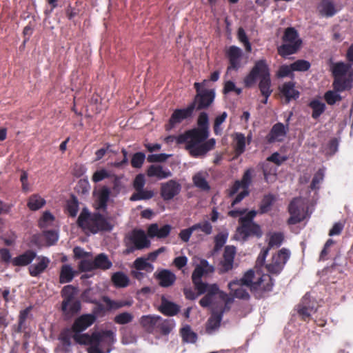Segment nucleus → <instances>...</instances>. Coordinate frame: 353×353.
I'll list each match as a JSON object with an SVG mask.
<instances>
[{
    "mask_svg": "<svg viewBox=\"0 0 353 353\" xmlns=\"http://www.w3.org/2000/svg\"><path fill=\"white\" fill-rule=\"evenodd\" d=\"M223 312V308H216L214 307H212V316L208 319L206 325L207 333L212 334L219 329L221 321L222 320Z\"/></svg>",
    "mask_w": 353,
    "mask_h": 353,
    "instance_id": "nucleus-18",
    "label": "nucleus"
},
{
    "mask_svg": "<svg viewBox=\"0 0 353 353\" xmlns=\"http://www.w3.org/2000/svg\"><path fill=\"white\" fill-rule=\"evenodd\" d=\"M35 263L30 265L28 268L29 273L32 276H39L48 267L50 260L44 256H38L35 257Z\"/></svg>",
    "mask_w": 353,
    "mask_h": 353,
    "instance_id": "nucleus-16",
    "label": "nucleus"
},
{
    "mask_svg": "<svg viewBox=\"0 0 353 353\" xmlns=\"http://www.w3.org/2000/svg\"><path fill=\"white\" fill-rule=\"evenodd\" d=\"M227 117V112H223L221 115H219L215 118L214 123V131L216 134H219L221 132L222 128H221V125L225 121Z\"/></svg>",
    "mask_w": 353,
    "mask_h": 353,
    "instance_id": "nucleus-52",
    "label": "nucleus"
},
{
    "mask_svg": "<svg viewBox=\"0 0 353 353\" xmlns=\"http://www.w3.org/2000/svg\"><path fill=\"white\" fill-rule=\"evenodd\" d=\"M237 37H238L239 41L241 42L242 43H243L245 50L248 52H251V50H252L251 44L249 42V40L248 39V37H247L246 33H245V30H243V28H239Z\"/></svg>",
    "mask_w": 353,
    "mask_h": 353,
    "instance_id": "nucleus-51",
    "label": "nucleus"
},
{
    "mask_svg": "<svg viewBox=\"0 0 353 353\" xmlns=\"http://www.w3.org/2000/svg\"><path fill=\"white\" fill-rule=\"evenodd\" d=\"M195 109V103H192L187 108L182 109H176L168 123L165 125L166 130H170L176 126V125L181 123L183 120L192 117Z\"/></svg>",
    "mask_w": 353,
    "mask_h": 353,
    "instance_id": "nucleus-12",
    "label": "nucleus"
},
{
    "mask_svg": "<svg viewBox=\"0 0 353 353\" xmlns=\"http://www.w3.org/2000/svg\"><path fill=\"white\" fill-rule=\"evenodd\" d=\"M294 83L290 81L285 83L281 88L282 94L285 97L286 101L296 99L299 96V92L294 88Z\"/></svg>",
    "mask_w": 353,
    "mask_h": 353,
    "instance_id": "nucleus-29",
    "label": "nucleus"
},
{
    "mask_svg": "<svg viewBox=\"0 0 353 353\" xmlns=\"http://www.w3.org/2000/svg\"><path fill=\"white\" fill-rule=\"evenodd\" d=\"M235 151L237 154H241L245 148L246 138L242 133H236L235 137Z\"/></svg>",
    "mask_w": 353,
    "mask_h": 353,
    "instance_id": "nucleus-45",
    "label": "nucleus"
},
{
    "mask_svg": "<svg viewBox=\"0 0 353 353\" xmlns=\"http://www.w3.org/2000/svg\"><path fill=\"white\" fill-rule=\"evenodd\" d=\"M30 311V308L27 307L20 312L19 319V325H18V327H17L18 332H21L23 329H25V327H26L25 322L28 316Z\"/></svg>",
    "mask_w": 353,
    "mask_h": 353,
    "instance_id": "nucleus-56",
    "label": "nucleus"
},
{
    "mask_svg": "<svg viewBox=\"0 0 353 353\" xmlns=\"http://www.w3.org/2000/svg\"><path fill=\"white\" fill-rule=\"evenodd\" d=\"M154 195L152 190L148 188H142L140 190L135 191L130 196V200L132 201L140 200H148Z\"/></svg>",
    "mask_w": 353,
    "mask_h": 353,
    "instance_id": "nucleus-38",
    "label": "nucleus"
},
{
    "mask_svg": "<svg viewBox=\"0 0 353 353\" xmlns=\"http://www.w3.org/2000/svg\"><path fill=\"white\" fill-rule=\"evenodd\" d=\"M94 264L95 269L108 270L112 263L108 259L106 254L101 253L98 254L94 259Z\"/></svg>",
    "mask_w": 353,
    "mask_h": 353,
    "instance_id": "nucleus-36",
    "label": "nucleus"
},
{
    "mask_svg": "<svg viewBox=\"0 0 353 353\" xmlns=\"http://www.w3.org/2000/svg\"><path fill=\"white\" fill-rule=\"evenodd\" d=\"M310 106L312 109V117L314 119L318 118L325 110V105L324 103L319 100H314L311 101Z\"/></svg>",
    "mask_w": 353,
    "mask_h": 353,
    "instance_id": "nucleus-46",
    "label": "nucleus"
},
{
    "mask_svg": "<svg viewBox=\"0 0 353 353\" xmlns=\"http://www.w3.org/2000/svg\"><path fill=\"white\" fill-rule=\"evenodd\" d=\"M228 55L230 62V66L228 69H237L239 67V60L242 55L241 49L235 46H232L230 47L228 51Z\"/></svg>",
    "mask_w": 353,
    "mask_h": 353,
    "instance_id": "nucleus-27",
    "label": "nucleus"
},
{
    "mask_svg": "<svg viewBox=\"0 0 353 353\" xmlns=\"http://www.w3.org/2000/svg\"><path fill=\"white\" fill-rule=\"evenodd\" d=\"M209 174L207 171H199L196 172L192 177L194 185L203 191H208L210 188L207 181Z\"/></svg>",
    "mask_w": 353,
    "mask_h": 353,
    "instance_id": "nucleus-24",
    "label": "nucleus"
},
{
    "mask_svg": "<svg viewBox=\"0 0 353 353\" xmlns=\"http://www.w3.org/2000/svg\"><path fill=\"white\" fill-rule=\"evenodd\" d=\"M181 334L183 340L187 343H194L197 339L196 334L192 330L189 325H185L181 330Z\"/></svg>",
    "mask_w": 353,
    "mask_h": 353,
    "instance_id": "nucleus-43",
    "label": "nucleus"
},
{
    "mask_svg": "<svg viewBox=\"0 0 353 353\" xmlns=\"http://www.w3.org/2000/svg\"><path fill=\"white\" fill-rule=\"evenodd\" d=\"M81 309V303L79 301L73 299L70 301L68 310L63 311L66 315H73L77 313Z\"/></svg>",
    "mask_w": 353,
    "mask_h": 353,
    "instance_id": "nucleus-54",
    "label": "nucleus"
},
{
    "mask_svg": "<svg viewBox=\"0 0 353 353\" xmlns=\"http://www.w3.org/2000/svg\"><path fill=\"white\" fill-rule=\"evenodd\" d=\"M192 226L194 231L200 230L206 235H210L212 232V226L208 221H203L202 222L196 223Z\"/></svg>",
    "mask_w": 353,
    "mask_h": 353,
    "instance_id": "nucleus-47",
    "label": "nucleus"
},
{
    "mask_svg": "<svg viewBox=\"0 0 353 353\" xmlns=\"http://www.w3.org/2000/svg\"><path fill=\"white\" fill-rule=\"evenodd\" d=\"M198 128L179 135L177 142L185 143V149L195 158L204 157L215 145L214 139L206 141L209 136V119L205 112H201L197 120Z\"/></svg>",
    "mask_w": 353,
    "mask_h": 353,
    "instance_id": "nucleus-2",
    "label": "nucleus"
},
{
    "mask_svg": "<svg viewBox=\"0 0 353 353\" xmlns=\"http://www.w3.org/2000/svg\"><path fill=\"white\" fill-rule=\"evenodd\" d=\"M125 242L128 247L127 253L148 248L150 245V241L148 239L145 232L141 230H134L128 234L125 238Z\"/></svg>",
    "mask_w": 353,
    "mask_h": 353,
    "instance_id": "nucleus-9",
    "label": "nucleus"
},
{
    "mask_svg": "<svg viewBox=\"0 0 353 353\" xmlns=\"http://www.w3.org/2000/svg\"><path fill=\"white\" fill-rule=\"evenodd\" d=\"M287 130L288 126H285L283 123H278L275 124L268 136V141L272 143L283 141L286 135Z\"/></svg>",
    "mask_w": 353,
    "mask_h": 353,
    "instance_id": "nucleus-20",
    "label": "nucleus"
},
{
    "mask_svg": "<svg viewBox=\"0 0 353 353\" xmlns=\"http://www.w3.org/2000/svg\"><path fill=\"white\" fill-rule=\"evenodd\" d=\"M36 257V252L28 250L23 254L14 258L12 263L16 266H25L29 265Z\"/></svg>",
    "mask_w": 353,
    "mask_h": 353,
    "instance_id": "nucleus-30",
    "label": "nucleus"
},
{
    "mask_svg": "<svg viewBox=\"0 0 353 353\" xmlns=\"http://www.w3.org/2000/svg\"><path fill=\"white\" fill-rule=\"evenodd\" d=\"M110 196V190L107 186H103L98 192L99 205L101 208H105Z\"/></svg>",
    "mask_w": 353,
    "mask_h": 353,
    "instance_id": "nucleus-42",
    "label": "nucleus"
},
{
    "mask_svg": "<svg viewBox=\"0 0 353 353\" xmlns=\"http://www.w3.org/2000/svg\"><path fill=\"white\" fill-rule=\"evenodd\" d=\"M76 272L72 269L71 265L68 264H65L61 266L59 276V281L61 283H65L70 282L74 275Z\"/></svg>",
    "mask_w": 353,
    "mask_h": 353,
    "instance_id": "nucleus-35",
    "label": "nucleus"
},
{
    "mask_svg": "<svg viewBox=\"0 0 353 353\" xmlns=\"http://www.w3.org/2000/svg\"><path fill=\"white\" fill-rule=\"evenodd\" d=\"M252 284L251 288H253V290L270 291L273 286L272 279L269 274H263L256 282H252Z\"/></svg>",
    "mask_w": 353,
    "mask_h": 353,
    "instance_id": "nucleus-25",
    "label": "nucleus"
},
{
    "mask_svg": "<svg viewBox=\"0 0 353 353\" xmlns=\"http://www.w3.org/2000/svg\"><path fill=\"white\" fill-rule=\"evenodd\" d=\"M274 197L271 194L266 195L263 197L261 205H260V212L265 213L270 210V207L273 203Z\"/></svg>",
    "mask_w": 353,
    "mask_h": 353,
    "instance_id": "nucleus-50",
    "label": "nucleus"
},
{
    "mask_svg": "<svg viewBox=\"0 0 353 353\" xmlns=\"http://www.w3.org/2000/svg\"><path fill=\"white\" fill-rule=\"evenodd\" d=\"M111 279L117 288H125L128 285L130 282L128 276L122 272L114 273Z\"/></svg>",
    "mask_w": 353,
    "mask_h": 353,
    "instance_id": "nucleus-39",
    "label": "nucleus"
},
{
    "mask_svg": "<svg viewBox=\"0 0 353 353\" xmlns=\"http://www.w3.org/2000/svg\"><path fill=\"white\" fill-rule=\"evenodd\" d=\"M259 88L263 96H270L272 93L270 89V78L269 69L267 64H265V68L263 69L262 73L260 75Z\"/></svg>",
    "mask_w": 353,
    "mask_h": 353,
    "instance_id": "nucleus-21",
    "label": "nucleus"
},
{
    "mask_svg": "<svg viewBox=\"0 0 353 353\" xmlns=\"http://www.w3.org/2000/svg\"><path fill=\"white\" fill-rule=\"evenodd\" d=\"M337 92V90L336 92L330 90L325 92L324 97L329 105H333L336 102L341 101V97Z\"/></svg>",
    "mask_w": 353,
    "mask_h": 353,
    "instance_id": "nucleus-53",
    "label": "nucleus"
},
{
    "mask_svg": "<svg viewBox=\"0 0 353 353\" xmlns=\"http://www.w3.org/2000/svg\"><path fill=\"white\" fill-rule=\"evenodd\" d=\"M236 254V248L234 246H226L223 254V260L222 265L224 271H228L232 269L234 262V258Z\"/></svg>",
    "mask_w": 353,
    "mask_h": 353,
    "instance_id": "nucleus-28",
    "label": "nucleus"
},
{
    "mask_svg": "<svg viewBox=\"0 0 353 353\" xmlns=\"http://www.w3.org/2000/svg\"><path fill=\"white\" fill-rule=\"evenodd\" d=\"M103 301L109 310H117L125 306H130L132 303L131 301H113L108 296L103 297Z\"/></svg>",
    "mask_w": 353,
    "mask_h": 353,
    "instance_id": "nucleus-37",
    "label": "nucleus"
},
{
    "mask_svg": "<svg viewBox=\"0 0 353 353\" xmlns=\"http://www.w3.org/2000/svg\"><path fill=\"white\" fill-rule=\"evenodd\" d=\"M77 294V289L72 285H66L62 290V296L63 301L62 303V310L65 311L68 310L70 301L75 299V295Z\"/></svg>",
    "mask_w": 353,
    "mask_h": 353,
    "instance_id": "nucleus-31",
    "label": "nucleus"
},
{
    "mask_svg": "<svg viewBox=\"0 0 353 353\" xmlns=\"http://www.w3.org/2000/svg\"><path fill=\"white\" fill-rule=\"evenodd\" d=\"M319 14L325 17H331L336 14L338 8L331 0H322L317 7Z\"/></svg>",
    "mask_w": 353,
    "mask_h": 353,
    "instance_id": "nucleus-22",
    "label": "nucleus"
},
{
    "mask_svg": "<svg viewBox=\"0 0 353 353\" xmlns=\"http://www.w3.org/2000/svg\"><path fill=\"white\" fill-rule=\"evenodd\" d=\"M140 323L148 331L152 332L157 328V324L161 323V317L159 316H143Z\"/></svg>",
    "mask_w": 353,
    "mask_h": 353,
    "instance_id": "nucleus-33",
    "label": "nucleus"
},
{
    "mask_svg": "<svg viewBox=\"0 0 353 353\" xmlns=\"http://www.w3.org/2000/svg\"><path fill=\"white\" fill-rule=\"evenodd\" d=\"M292 65L294 71H306L310 67V63L305 60H298L292 63Z\"/></svg>",
    "mask_w": 353,
    "mask_h": 353,
    "instance_id": "nucleus-58",
    "label": "nucleus"
},
{
    "mask_svg": "<svg viewBox=\"0 0 353 353\" xmlns=\"http://www.w3.org/2000/svg\"><path fill=\"white\" fill-rule=\"evenodd\" d=\"M145 184V179L143 174H139L136 176L133 181V188L137 190L143 188Z\"/></svg>",
    "mask_w": 353,
    "mask_h": 353,
    "instance_id": "nucleus-61",
    "label": "nucleus"
},
{
    "mask_svg": "<svg viewBox=\"0 0 353 353\" xmlns=\"http://www.w3.org/2000/svg\"><path fill=\"white\" fill-rule=\"evenodd\" d=\"M333 74L335 77L333 83L335 90L342 92L350 88L353 81V69L350 64L343 62L336 63L333 67Z\"/></svg>",
    "mask_w": 353,
    "mask_h": 353,
    "instance_id": "nucleus-6",
    "label": "nucleus"
},
{
    "mask_svg": "<svg viewBox=\"0 0 353 353\" xmlns=\"http://www.w3.org/2000/svg\"><path fill=\"white\" fill-rule=\"evenodd\" d=\"M265 180L268 183H272L276 179L277 166L270 162H265L263 166Z\"/></svg>",
    "mask_w": 353,
    "mask_h": 353,
    "instance_id": "nucleus-34",
    "label": "nucleus"
},
{
    "mask_svg": "<svg viewBox=\"0 0 353 353\" xmlns=\"http://www.w3.org/2000/svg\"><path fill=\"white\" fill-rule=\"evenodd\" d=\"M145 155L143 152H136L133 154L131 159V165L134 168H140L145 161Z\"/></svg>",
    "mask_w": 353,
    "mask_h": 353,
    "instance_id": "nucleus-48",
    "label": "nucleus"
},
{
    "mask_svg": "<svg viewBox=\"0 0 353 353\" xmlns=\"http://www.w3.org/2000/svg\"><path fill=\"white\" fill-rule=\"evenodd\" d=\"M95 321L92 314H83L77 319L72 325V337L79 344L88 345V353H110L112 345L116 341L115 333L112 330H101L94 332L92 335L81 334L85 330Z\"/></svg>",
    "mask_w": 353,
    "mask_h": 353,
    "instance_id": "nucleus-1",
    "label": "nucleus"
},
{
    "mask_svg": "<svg viewBox=\"0 0 353 353\" xmlns=\"http://www.w3.org/2000/svg\"><path fill=\"white\" fill-rule=\"evenodd\" d=\"M254 272L252 270L248 271L243 277L239 280H234L228 283V288L230 294L236 298L247 299L249 298L248 289L251 288L252 281L254 278Z\"/></svg>",
    "mask_w": 353,
    "mask_h": 353,
    "instance_id": "nucleus-8",
    "label": "nucleus"
},
{
    "mask_svg": "<svg viewBox=\"0 0 353 353\" xmlns=\"http://www.w3.org/2000/svg\"><path fill=\"white\" fill-rule=\"evenodd\" d=\"M78 225L86 233L95 234L99 231L112 230L111 224L103 216L99 214H90L86 210L81 212L78 218Z\"/></svg>",
    "mask_w": 353,
    "mask_h": 353,
    "instance_id": "nucleus-5",
    "label": "nucleus"
},
{
    "mask_svg": "<svg viewBox=\"0 0 353 353\" xmlns=\"http://www.w3.org/2000/svg\"><path fill=\"white\" fill-rule=\"evenodd\" d=\"M316 311L314 301L311 300L310 296L306 294L297 306L298 314L303 320H307Z\"/></svg>",
    "mask_w": 353,
    "mask_h": 353,
    "instance_id": "nucleus-14",
    "label": "nucleus"
},
{
    "mask_svg": "<svg viewBox=\"0 0 353 353\" xmlns=\"http://www.w3.org/2000/svg\"><path fill=\"white\" fill-rule=\"evenodd\" d=\"M170 230L171 226L170 225H164L159 228L157 224L153 223L149 226L148 233L150 237L165 238L168 236Z\"/></svg>",
    "mask_w": 353,
    "mask_h": 353,
    "instance_id": "nucleus-26",
    "label": "nucleus"
},
{
    "mask_svg": "<svg viewBox=\"0 0 353 353\" xmlns=\"http://www.w3.org/2000/svg\"><path fill=\"white\" fill-rule=\"evenodd\" d=\"M254 170L248 169L245 172L241 181H236L230 190V196H233L241 190H248L249 186L252 183Z\"/></svg>",
    "mask_w": 353,
    "mask_h": 353,
    "instance_id": "nucleus-17",
    "label": "nucleus"
},
{
    "mask_svg": "<svg viewBox=\"0 0 353 353\" xmlns=\"http://www.w3.org/2000/svg\"><path fill=\"white\" fill-rule=\"evenodd\" d=\"M133 319L132 315L129 312H123L119 314L114 317V321L121 325L126 324L132 321Z\"/></svg>",
    "mask_w": 353,
    "mask_h": 353,
    "instance_id": "nucleus-55",
    "label": "nucleus"
},
{
    "mask_svg": "<svg viewBox=\"0 0 353 353\" xmlns=\"http://www.w3.org/2000/svg\"><path fill=\"white\" fill-rule=\"evenodd\" d=\"M214 92L213 90H205L199 92L192 103H195V109L201 110L208 108L213 102Z\"/></svg>",
    "mask_w": 353,
    "mask_h": 353,
    "instance_id": "nucleus-15",
    "label": "nucleus"
},
{
    "mask_svg": "<svg viewBox=\"0 0 353 353\" xmlns=\"http://www.w3.org/2000/svg\"><path fill=\"white\" fill-rule=\"evenodd\" d=\"M290 253L288 250L283 248L273 255L271 261L266 265L267 270L273 274H278L283 270L288 260Z\"/></svg>",
    "mask_w": 353,
    "mask_h": 353,
    "instance_id": "nucleus-11",
    "label": "nucleus"
},
{
    "mask_svg": "<svg viewBox=\"0 0 353 353\" xmlns=\"http://www.w3.org/2000/svg\"><path fill=\"white\" fill-rule=\"evenodd\" d=\"M67 210L71 216H75L78 212V202L74 199L69 201L67 203Z\"/></svg>",
    "mask_w": 353,
    "mask_h": 353,
    "instance_id": "nucleus-63",
    "label": "nucleus"
},
{
    "mask_svg": "<svg viewBox=\"0 0 353 353\" xmlns=\"http://www.w3.org/2000/svg\"><path fill=\"white\" fill-rule=\"evenodd\" d=\"M53 221V215L49 212H46L39 221V225L41 228H47L52 224Z\"/></svg>",
    "mask_w": 353,
    "mask_h": 353,
    "instance_id": "nucleus-57",
    "label": "nucleus"
},
{
    "mask_svg": "<svg viewBox=\"0 0 353 353\" xmlns=\"http://www.w3.org/2000/svg\"><path fill=\"white\" fill-rule=\"evenodd\" d=\"M134 267L137 270H143L147 272H151L154 270L153 265L143 258L137 259L134 262Z\"/></svg>",
    "mask_w": 353,
    "mask_h": 353,
    "instance_id": "nucleus-44",
    "label": "nucleus"
},
{
    "mask_svg": "<svg viewBox=\"0 0 353 353\" xmlns=\"http://www.w3.org/2000/svg\"><path fill=\"white\" fill-rule=\"evenodd\" d=\"M214 270L206 260H201L192 273V281L198 291L199 294L207 292V294L200 301L202 307H208L214 304L216 299H219L218 308H223L230 302V298L223 292L219 290L216 284L208 285L201 281V277L207 274L212 273Z\"/></svg>",
    "mask_w": 353,
    "mask_h": 353,
    "instance_id": "nucleus-3",
    "label": "nucleus"
},
{
    "mask_svg": "<svg viewBox=\"0 0 353 353\" xmlns=\"http://www.w3.org/2000/svg\"><path fill=\"white\" fill-rule=\"evenodd\" d=\"M228 237V233L226 232L219 233L215 236V248L216 249L221 248L225 243Z\"/></svg>",
    "mask_w": 353,
    "mask_h": 353,
    "instance_id": "nucleus-62",
    "label": "nucleus"
},
{
    "mask_svg": "<svg viewBox=\"0 0 353 353\" xmlns=\"http://www.w3.org/2000/svg\"><path fill=\"white\" fill-rule=\"evenodd\" d=\"M46 203V201L38 194H33L30 196L28 201V207L31 210H37L42 208Z\"/></svg>",
    "mask_w": 353,
    "mask_h": 353,
    "instance_id": "nucleus-41",
    "label": "nucleus"
},
{
    "mask_svg": "<svg viewBox=\"0 0 353 353\" xmlns=\"http://www.w3.org/2000/svg\"><path fill=\"white\" fill-rule=\"evenodd\" d=\"M181 190V185L177 181L171 179L161 184L160 194L164 201H168L177 196Z\"/></svg>",
    "mask_w": 353,
    "mask_h": 353,
    "instance_id": "nucleus-13",
    "label": "nucleus"
},
{
    "mask_svg": "<svg viewBox=\"0 0 353 353\" xmlns=\"http://www.w3.org/2000/svg\"><path fill=\"white\" fill-rule=\"evenodd\" d=\"M307 201L303 198H296L289 205L290 224H295L303 221L307 216Z\"/></svg>",
    "mask_w": 353,
    "mask_h": 353,
    "instance_id": "nucleus-10",
    "label": "nucleus"
},
{
    "mask_svg": "<svg viewBox=\"0 0 353 353\" xmlns=\"http://www.w3.org/2000/svg\"><path fill=\"white\" fill-rule=\"evenodd\" d=\"M245 210H234L229 212L231 216L236 217L239 215L240 225L237 228L236 233L234 236V239L237 241H245L250 236H256L261 237L262 231L260 226L253 221L254 218L256 215V211L251 210L247 214Z\"/></svg>",
    "mask_w": 353,
    "mask_h": 353,
    "instance_id": "nucleus-4",
    "label": "nucleus"
},
{
    "mask_svg": "<svg viewBox=\"0 0 353 353\" xmlns=\"http://www.w3.org/2000/svg\"><path fill=\"white\" fill-rule=\"evenodd\" d=\"M283 240V236L281 233L275 232L270 234L269 247H279Z\"/></svg>",
    "mask_w": 353,
    "mask_h": 353,
    "instance_id": "nucleus-49",
    "label": "nucleus"
},
{
    "mask_svg": "<svg viewBox=\"0 0 353 353\" xmlns=\"http://www.w3.org/2000/svg\"><path fill=\"white\" fill-rule=\"evenodd\" d=\"M44 237L48 245L54 244L58 240V234L53 230L44 232Z\"/></svg>",
    "mask_w": 353,
    "mask_h": 353,
    "instance_id": "nucleus-60",
    "label": "nucleus"
},
{
    "mask_svg": "<svg viewBox=\"0 0 353 353\" xmlns=\"http://www.w3.org/2000/svg\"><path fill=\"white\" fill-rule=\"evenodd\" d=\"M157 279L162 287H169L174 283L176 276L172 272L163 270L158 273Z\"/></svg>",
    "mask_w": 353,
    "mask_h": 353,
    "instance_id": "nucleus-32",
    "label": "nucleus"
},
{
    "mask_svg": "<svg viewBox=\"0 0 353 353\" xmlns=\"http://www.w3.org/2000/svg\"><path fill=\"white\" fill-rule=\"evenodd\" d=\"M147 175L149 177H154L158 180H162L171 177L172 174L168 168H163L159 164H152L147 170Z\"/></svg>",
    "mask_w": 353,
    "mask_h": 353,
    "instance_id": "nucleus-19",
    "label": "nucleus"
},
{
    "mask_svg": "<svg viewBox=\"0 0 353 353\" xmlns=\"http://www.w3.org/2000/svg\"><path fill=\"white\" fill-rule=\"evenodd\" d=\"M294 70L292 69V65L290 64V65H281L278 71L277 75L279 77H285L288 76H292V72Z\"/></svg>",
    "mask_w": 353,
    "mask_h": 353,
    "instance_id": "nucleus-64",
    "label": "nucleus"
},
{
    "mask_svg": "<svg viewBox=\"0 0 353 353\" xmlns=\"http://www.w3.org/2000/svg\"><path fill=\"white\" fill-rule=\"evenodd\" d=\"M324 173L323 170H319L314 174L310 188L312 190H316L319 188V183L323 180Z\"/></svg>",
    "mask_w": 353,
    "mask_h": 353,
    "instance_id": "nucleus-59",
    "label": "nucleus"
},
{
    "mask_svg": "<svg viewBox=\"0 0 353 353\" xmlns=\"http://www.w3.org/2000/svg\"><path fill=\"white\" fill-rule=\"evenodd\" d=\"M265 61L262 59L258 61L254 67L252 68L250 73L245 77L244 82L246 86L250 87L254 84L255 82L256 78L257 77H260V75L262 73L263 69L265 68Z\"/></svg>",
    "mask_w": 353,
    "mask_h": 353,
    "instance_id": "nucleus-23",
    "label": "nucleus"
},
{
    "mask_svg": "<svg viewBox=\"0 0 353 353\" xmlns=\"http://www.w3.org/2000/svg\"><path fill=\"white\" fill-rule=\"evenodd\" d=\"M283 43L278 48L279 54L285 57L294 54L301 47L302 41L296 30L293 28H288L283 36Z\"/></svg>",
    "mask_w": 353,
    "mask_h": 353,
    "instance_id": "nucleus-7",
    "label": "nucleus"
},
{
    "mask_svg": "<svg viewBox=\"0 0 353 353\" xmlns=\"http://www.w3.org/2000/svg\"><path fill=\"white\" fill-rule=\"evenodd\" d=\"M179 308L177 305L167 301L165 299H162L161 305V311L162 313L168 316H173L175 315L179 312Z\"/></svg>",
    "mask_w": 353,
    "mask_h": 353,
    "instance_id": "nucleus-40",
    "label": "nucleus"
}]
</instances>
